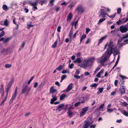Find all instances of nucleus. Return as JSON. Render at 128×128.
<instances>
[{
  "label": "nucleus",
  "mask_w": 128,
  "mask_h": 128,
  "mask_svg": "<svg viewBox=\"0 0 128 128\" xmlns=\"http://www.w3.org/2000/svg\"><path fill=\"white\" fill-rule=\"evenodd\" d=\"M106 48H107V51L103 54L101 58L97 59L101 64H103L112 53H114L116 51L114 44L112 40L107 42L105 44L104 49Z\"/></svg>",
  "instance_id": "nucleus-1"
},
{
  "label": "nucleus",
  "mask_w": 128,
  "mask_h": 128,
  "mask_svg": "<svg viewBox=\"0 0 128 128\" xmlns=\"http://www.w3.org/2000/svg\"><path fill=\"white\" fill-rule=\"evenodd\" d=\"M126 43H128V35L124 36L122 38L119 39L117 42V45L120 47Z\"/></svg>",
  "instance_id": "nucleus-2"
},
{
  "label": "nucleus",
  "mask_w": 128,
  "mask_h": 128,
  "mask_svg": "<svg viewBox=\"0 0 128 128\" xmlns=\"http://www.w3.org/2000/svg\"><path fill=\"white\" fill-rule=\"evenodd\" d=\"M78 66L84 68L86 69L89 66L86 59L84 60L81 64H79Z\"/></svg>",
  "instance_id": "nucleus-3"
},
{
  "label": "nucleus",
  "mask_w": 128,
  "mask_h": 128,
  "mask_svg": "<svg viewBox=\"0 0 128 128\" xmlns=\"http://www.w3.org/2000/svg\"><path fill=\"white\" fill-rule=\"evenodd\" d=\"M88 107H86L84 108H82L80 110V117L82 116L86 113L88 110Z\"/></svg>",
  "instance_id": "nucleus-4"
},
{
  "label": "nucleus",
  "mask_w": 128,
  "mask_h": 128,
  "mask_svg": "<svg viewBox=\"0 0 128 128\" xmlns=\"http://www.w3.org/2000/svg\"><path fill=\"white\" fill-rule=\"evenodd\" d=\"M31 88L26 86L25 87L23 88L22 92V93H26L27 94L28 93L30 92Z\"/></svg>",
  "instance_id": "nucleus-5"
},
{
  "label": "nucleus",
  "mask_w": 128,
  "mask_h": 128,
  "mask_svg": "<svg viewBox=\"0 0 128 128\" xmlns=\"http://www.w3.org/2000/svg\"><path fill=\"white\" fill-rule=\"evenodd\" d=\"M89 66L92 65L94 61L95 58L94 57H91L88 59H86Z\"/></svg>",
  "instance_id": "nucleus-6"
},
{
  "label": "nucleus",
  "mask_w": 128,
  "mask_h": 128,
  "mask_svg": "<svg viewBox=\"0 0 128 128\" xmlns=\"http://www.w3.org/2000/svg\"><path fill=\"white\" fill-rule=\"evenodd\" d=\"M120 30L122 33H125L127 31L128 28L126 26L122 25L120 26Z\"/></svg>",
  "instance_id": "nucleus-7"
},
{
  "label": "nucleus",
  "mask_w": 128,
  "mask_h": 128,
  "mask_svg": "<svg viewBox=\"0 0 128 128\" xmlns=\"http://www.w3.org/2000/svg\"><path fill=\"white\" fill-rule=\"evenodd\" d=\"M93 122L94 121H93L91 122H90L89 121H86L85 123L83 125L82 128H88L89 126L91 124L93 123Z\"/></svg>",
  "instance_id": "nucleus-8"
},
{
  "label": "nucleus",
  "mask_w": 128,
  "mask_h": 128,
  "mask_svg": "<svg viewBox=\"0 0 128 128\" xmlns=\"http://www.w3.org/2000/svg\"><path fill=\"white\" fill-rule=\"evenodd\" d=\"M125 87L124 86H122L119 90V92L121 94H123L125 92Z\"/></svg>",
  "instance_id": "nucleus-9"
},
{
  "label": "nucleus",
  "mask_w": 128,
  "mask_h": 128,
  "mask_svg": "<svg viewBox=\"0 0 128 128\" xmlns=\"http://www.w3.org/2000/svg\"><path fill=\"white\" fill-rule=\"evenodd\" d=\"M84 8L82 6H79L77 8V10L79 12H83L85 10Z\"/></svg>",
  "instance_id": "nucleus-10"
},
{
  "label": "nucleus",
  "mask_w": 128,
  "mask_h": 128,
  "mask_svg": "<svg viewBox=\"0 0 128 128\" xmlns=\"http://www.w3.org/2000/svg\"><path fill=\"white\" fill-rule=\"evenodd\" d=\"M0 93L1 94V96L3 97L4 94V85L2 84L0 86Z\"/></svg>",
  "instance_id": "nucleus-11"
},
{
  "label": "nucleus",
  "mask_w": 128,
  "mask_h": 128,
  "mask_svg": "<svg viewBox=\"0 0 128 128\" xmlns=\"http://www.w3.org/2000/svg\"><path fill=\"white\" fill-rule=\"evenodd\" d=\"M17 92V88H16L14 91V93L13 94L12 97L10 100V101L12 102L16 98V94Z\"/></svg>",
  "instance_id": "nucleus-12"
},
{
  "label": "nucleus",
  "mask_w": 128,
  "mask_h": 128,
  "mask_svg": "<svg viewBox=\"0 0 128 128\" xmlns=\"http://www.w3.org/2000/svg\"><path fill=\"white\" fill-rule=\"evenodd\" d=\"M111 104H109L107 107V112L109 113L112 112L113 111V109L110 108L111 107Z\"/></svg>",
  "instance_id": "nucleus-13"
},
{
  "label": "nucleus",
  "mask_w": 128,
  "mask_h": 128,
  "mask_svg": "<svg viewBox=\"0 0 128 128\" xmlns=\"http://www.w3.org/2000/svg\"><path fill=\"white\" fill-rule=\"evenodd\" d=\"M73 17V15L72 13L70 12L68 14L67 19V21L68 22H70L72 19Z\"/></svg>",
  "instance_id": "nucleus-14"
},
{
  "label": "nucleus",
  "mask_w": 128,
  "mask_h": 128,
  "mask_svg": "<svg viewBox=\"0 0 128 128\" xmlns=\"http://www.w3.org/2000/svg\"><path fill=\"white\" fill-rule=\"evenodd\" d=\"M104 71V70L102 69L100 70V71L96 75V76L97 77L100 78L101 77V75L103 74Z\"/></svg>",
  "instance_id": "nucleus-15"
},
{
  "label": "nucleus",
  "mask_w": 128,
  "mask_h": 128,
  "mask_svg": "<svg viewBox=\"0 0 128 128\" xmlns=\"http://www.w3.org/2000/svg\"><path fill=\"white\" fill-rule=\"evenodd\" d=\"M73 85V84L72 83L70 84L68 86L66 91L68 92L70 91L72 88Z\"/></svg>",
  "instance_id": "nucleus-16"
},
{
  "label": "nucleus",
  "mask_w": 128,
  "mask_h": 128,
  "mask_svg": "<svg viewBox=\"0 0 128 128\" xmlns=\"http://www.w3.org/2000/svg\"><path fill=\"white\" fill-rule=\"evenodd\" d=\"M107 37V35H106L104 37H101L99 40L98 44L99 45L102 42L103 40L105 39Z\"/></svg>",
  "instance_id": "nucleus-17"
},
{
  "label": "nucleus",
  "mask_w": 128,
  "mask_h": 128,
  "mask_svg": "<svg viewBox=\"0 0 128 128\" xmlns=\"http://www.w3.org/2000/svg\"><path fill=\"white\" fill-rule=\"evenodd\" d=\"M67 114H68V116L70 118L72 117L74 115L73 112L70 110H68Z\"/></svg>",
  "instance_id": "nucleus-18"
},
{
  "label": "nucleus",
  "mask_w": 128,
  "mask_h": 128,
  "mask_svg": "<svg viewBox=\"0 0 128 128\" xmlns=\"http://www.w3.org/2000/svg\"><path fill=\"white\" fill-rule=\"evenodd\" d=\"M74 63H77L78 65L79 64H81V59L79 58H77L74 61Z\"/></svg>",
  "instance_id": "nucleus-19"
},
{
  "label": "nucleus",
  "mask_w": 128,
  "mask_h": 128,
  "mask_svg": "<svg viewBox=\"0 0 128 128\" xmlns=\"http://www.w3.org/2000/svg\"><path fill=\"white\" fill-rule=\"evenodd\" d=\"M128 110V109H127ZM121 113L124 116H128V111L127 112L126 110H124L121 111Z\"/></svg>",
  "instance_id": "nucleus-20"
},
{
  "label": "nucleus",
  "mask_w": 128,
  "mask_h": 128,
  "mask_svg": "<svg viewBox=\"0 0 128 128\" xmlns=\"http://www.w3.org/2000/svg\"><path fill=\"white\" fill-rule=\"evenodd\" d=\"M84 97L83 96L80 95L79 96V100L81 102L84 103Z\"/></svg>",
  "instance_id": "nucleus-21"
},
{
  "label": "nucleus",
  "mask_w": 128,
  "mask_h": 128,
  "mask_svg": "<svg viewBox=\"0 0 128 128\" xmlns=\"http://www.w3.org/2000/svg\"><path fill=\"white\" fill-rule=\"evenodd\" d=\"M121 105L124 106L126 107L127 109H128V104L125 102H121Z\"/></svg>",
  "instance_id": "nucleus-22"
},
{
  "label": "nucleus",
  "mask_w": 128,
  "mask_h": 128,
  "mask_svg": "<svg viewBox=\"0 0 128 128\" xmlns=\"http://www.w3.org/2000/svg\"><path fill=\"white\" fill-rule=\"evenodd\" d=\"M64 106V105L63 104H61L58 106V107L56 109V110L59 111H60L61 110H60V108L63 107Z\"/></svg>",
  "instance_id": "nucleus-23"
},
{
  "label": "nucleus",
  "mask_w": 128,
  "mask_h": 128,
  "mask_svg": "<svg viewBox=\"0 0 128 128\" xmlns=\"http://www.w3.org/2000/svg\"><path fill=\"white\" fill-rule=\"evenodd\" d=\"M52 97L53 98L52 99L51 101L50 102V103L51 104H53L54 103V102L57 100V98L55 96L54 97H53L52 96Z\"/></svg>",
  "instance_id": "nucleus-24"
},
{
  "label": "nucleus",
  "mask_w": 128,
  "mask_h": 128,
  "mask_svg": "<svg viewBox=\"0 0 128 128\" xmlns=\"http://www.w3.org/2000/svg\"><path fill=\"white\" fill-rule=\"evenodd\" d=\"M106 20L105 18H104L100 19L99 20L98 22L97 23L98 24H100L102 22H103Z\"/></svg>",
  "instance_id": "nucleus-25"
},
{
  "label": "nucleus",
  "mask_w": 128,
  "mask_h": 128,
  "mask_svg": "<svg viewBox=\"0 0 128 128\" xmlns=\"http://www.w3.org/2000/svg\"><path fill=\"white\" fill-rule=\"evenodd\" d=\"M56 91V90L54 89V87L52 86L50 89V92L52 93H54Z\"/></svg>",
  "instance_id": "nucleus-26"
},
{
  "label": "nucleus",
  "mask_w": 128,
  "mask_h": 128,
  "mask_svg": "<svg viewBox=\"0 0 128 128\" xmlns=\"http://www.w3.org/2000/svg\"><path fill=\"white\" fill-rule=\"evenodd\" d=\"M86 35L85 34H84L82 35L80 39V44L81 43L82 40L83 39L85 38H86Z\"/></svg>",
  "instance_id": "nucleus-27"
},
{
  "label": "nucleus",
  "mask_w": 128,
  "mask_h": 128,
  "mask_svg": "<svg viewBox=\"0 0 128 128\" xmlns=\"http://www.w3.org/2000/svg\"><path fill=\"white\" fill-rule=\"evenodd\" d=\"M104 88H100L98 91L97 92V94L98 95L99 94H100L101 93L103 90Z\"/></svg>",
  "instance_id": "nucleus-28"
},
{
  "label": "nucleus",
  "mask_w": 128,
  "mask_h": 128,
  "mask_svg": "<svg viewBox=\"0 0 128 128\" xmlns=\"http://www.w3.org/2000/svg\"><path fill=\"white\" fill-rule=\"evenodd\" d=\"M63 66L62 65H60L58 67L56 68V70L58 71H60L62 69Z\"/></svg>",
  "instance_id": "nucleus-29"
},
{
  "label": "nucleus",
  "mask_w": 128,
  "mask_h": 128,
  "mask_svg": "<svg viewBox=\"0 0 128 128\" xmlns=\"http://www.w3.org/2000/svg\"><path fill=\"white\" fill-rule=\"evenodd\" d=\"M57 40H56L54 43L52 45V48H54L56 47V46L57 44Z\"/></svg>",
  "instance_id": "nucleus-30"
},
{
  "label": "nucleus",
  "mask_w": 128,
  "mask_h": 128,
  "mask_svg": "<svg viewBox=\"0 0 128 128\" xmlns=\"http://www.w3.org/2000/svg\"><path fill=\"white\" fill-rule=\"evenodd\" d=\"M12 19L13 20V23L14 24L16 25L17 26V28L18 29V24H17L15 22V20H16V18L14 17H12Z\"/></svg>",
  "instance_id": "nucleus-31"
},
{
  "label": "nucleus",
  "mask_w": 128,
  "mask_h": 128,
  "mask_svg": "<svg viewBox=\"0 0 128 128\" xmlns=\"http://www.w3.org/2000/svg\"><path fill=\"white\" fill-rule=\"evenodd\" d=\"M2 7L3 9L4 10H6L8 9L7 6L6 4L3 5Z\"/></svg>",
  "instance_id": "nucleus-32"
},
{
  "label": "nucleus",
  "mask_w": 128,
  "mask_h": 128,
  "mask_svg": "<svg viewBox=\"0 0 128 128\" xmlns=\"http://www.w3.org/2000/svg\"><path fill=\"white\" fill-rule=\"evenodd\" d=\"M55 8L54 9L55 11L56 12H58V11H60V8L59 7L56 6H55Z\"/></svg>",
  "instance_id": "nucleus-33"
},
{
  "label": "nucleus",
  "mask_w": 128,
  "mask_h": 128,
  "mask_svg": "<svg viewBox=\"0 0 128 128\" xmlns=\"http://www.w3.org/2000/svg\"><path fill=\"white\" fill-rule=\"evenodd\" d=\"M46 2V1L44 0H40V1L38 0V3L41 5H42L43 4H44Z\"/></svg>",
  "instance_id": "nucleus-34"
},
{
  "label": "nucleus",
  "mask_w": 128,
  "mask_h": 128,
  "mask_svg": "<svg viewBox=\"0 0 128 128\" xmlns=\"http://www.w3.org/2000/svg\"><path fill=\"white\" fill-rule=\"evenodd\" d=\"M105 9H106V8L103 6H102L100 8V12H104Z\"/></svg>",
  "instance_id": "nucleus-35"
},
{
  "label": "nucleus",
  "mask_w": 128,
  "mask_h": 128,
  "mask_svg": "<svg viewBox=\"0 0 128 128\" xmlns=\"http://www.w3.org/2000/svg\"><path fill=\"white\" fill-rule=\"evenodd\" d=\"M66 96L64 94H62L60 97V100H63L64 99L65 97Z\"/></svg>",
  "instance_id": "nucleus-36"
},
{
  "label": "nucleus",
  "mask_w": 128,
  "mask_h": 128,
  "mask_svg": "<svg viewBox=\"0 0 128 128\" xmlns=\"http://www.w3.org/2000/svg\"><path fill=\"white\" fill-rule=\"evenodd\" d=\"M116 14V13H115L114 14H113L112 15H111L110 16H109L107 14V15L108 16L109 18H114L115 17Z\"/></svg>",
  "instance_id": "nucleus-37"
},
{
  "label": "nucleus",
  "mask_w": 128,
  "mask_h": 128,
  "mask_svg": "<svg viewBox=\"0 0 128 128\" xmlns=\"http://www.w3.org/2000/svg\"><path fill=\"white\" fill-rule=\"evenodd\" d=\"M37 0L36 1L34 2L31 3L30 4H31L33 6H35V5L37 4L38 2V0Z\"/></svg>",
  "instance_id": "nucleus-38"
},
{
  "label": "nucleus",
  "mask_w": 128,
  "mask_h": 128,
  "mask_svg": "<svg viewBox=\"0 0 128 128\" xmlns=\"http://www.w3.org/2000/svg\"><path fill=\"white\" fill-rule=\"evenodd\" d=\"M14 82V80H11L10 82L8 83V86H10L12 84V83Z\"/></svg>",
  "instance_id": "nucleus-39"
},
{
  "label": "nucleus",
  "mask_w": 128,
  "mask_h": 128,
  "mask_svg": "<svg viewBox=\"0 0 128 128\" xmlns=\"http://www.w3.org/2000/svg\"><path fill=\"white\" fill-rule=\"evenodd\" d=\"M44 86V84L42 82H41V84L39 85L38 88H41Z\"/></svg>",
  "instance_id": "nucleus-40"
},
{
  "label": "nucleus",
  "mask_w": 128,
  "mask_h": 128,
  "mask_svg": "<svg viewBox=\"0 0 128 128\" xmlns=\"http://www.w3.org/2000/svg\"><path fill=\"white\" fill-rule=\"evenodd\" d=\"M100 16H102V17H106V14H105L104 12H100Z\"/></svg>",
  "instance_id": "nucleus-41"
},
{
  "label": "nucleus",
  "mask_w": 128,
  "mask_h": 128,
  "mask_svg": "<svg viewBox=\"0 0 128 128\" xmlns=\"http://www.w3.org/2000/svg\"><path fill=\"white\" fill-rule=\"evenodd\" d=\"M5 66L6 68H9L11 67V65L10 64H6L5 65Z\"/></svg>",
  "instance_id": "nucleus-42"
},
{
  "label": "nucleus",
  "mask_w": 128,
  "mask_h": 128,
  "mask_svg": "<svg viewBox=\"0 0 128 128\" xmlns=\"http://www.w3.org/2000/svg\"><path fill=\"white\" fill-rule=\"evenodd\" d=\"M121 8H118L117 10V13L118 14H120L121 11Z\"/></svg>",
  "instance_id": "nucleus-43"
},
{
  "label": "nucleus",
  "mask_w": 128,
  "mask_h": 128,
  "mask_svg": "<svg viewBox=\"0 0 128 128\" xmlns=\"http://www.w3.org/2000/svg\"><path fill=\"white\" fill-rule=\"evenodd\" d=\"M55 0H51L50 2V5L51 6H52L54 5L53 4V2Z\"/></svg>",
  "instance_id": "nucleus-44"
},
{
  "label": "nucleus",
  "mask_w": 128,
  "mask_h": 128,
  "mask_svg": "<svg viewBox=\"0 0 128 128\" xmlns=\"http://www.w3.org/2000/svg\"><path fill=\"white\" fill-rule=\"evenodd\" d=\"M97 84H96L94 83L92 84L91 85H90V86L92 87H94L96 88L97 87Z\"/></svg>",
  "instance_id": "nucleus-45"
},
{
  "label": "nucleus",
  "mask_w": 128,
  "mask_h": 128,
  "mask_svg": "<svg viewBox=\"0 0 128 128\" xmlns=\"http://www.w3.org/2000/svg\"><path fill=\"white\" fill-rule=\"evenodd\" d=\"M74 4L73 3H71V4H70L68 6V8H72V7H73L74 6Z\"/></svg>",
  "instance_id": "nucleus-46"
},
{
  "label": "nucleus",
  "mask_w": 128,
  "mask_h": 128,
  "mask_svg": "<svg viewBox=\"0 0 128 128\" xmlns=\"http://www.w3.org/2000/svg\"><path fill=\"white\" fill-rule=\"evenodd\" d=\"M4 31H2L0 33V38L2 36L4 35Z\"/></svg>",
  "instance_id": "nucleus-47"
},
{
  "label": "nucleus",
  "mask_w": 128,
  "mask_h": 128,
  "mask_svg": "<svg viewBox=\"0 0 128 128\" xmlns=\"http://www.w3.org/2000/svg\"><path fill=\"white\" fill-rule=\"evenodd\" d=\"M73 33V31L72 30H71L70 32L69 33V34L68 35V36L70 38L71 37L72 35V34Z\"/></svg>",
  "instance_id": "nucleus-48"
},
{
  "label": "nucleus",
  "mask_w": 128,
  "mask_h": 128,
  "mask_svg": "<svg viewBox=\"0 0 128 128\" xmlns=\"http://www.w3.org/2000/svg\"><path fill=\"white\" fill-rule=\"evenodd\" d=\"M7 98V97H6V96L4 100H3V101L1 103L0 105L1 106L5 102Z\"/></svg>",
  "instance_id": "nucleus-49"
},
{
  "label": "nucleus",
  "mask_w": 128,
  "mask_h": 128,
  "mask_svg": "<svg viewBox=\"0 0 128 128\" xmlns=\"http://www.w3.org/2000/svg\"><path fill=\"white\" fill-rule=\"evenodd\" d=\"M34 25H32L31 24H27L28 28H29L31 27H32L34 26Z\"/></svg>",
  "instance_id": "nucleus-50"
},
{
  "label": "nucleus",
  "mask_w": 128,
  "mask_h": 128,
  "mask_svg": "<svg viewBox=\"0 0 128 128\" xmlns=\"http://www.w3.org/2000/svg\"><path fill=\"white\" fill-rule=\"evenodd\" d=\"M8 24V20H5L4 22V25L7 26Z\"/></svg>",
  "instance_id": "nucleus-51"
},
{
  "label": "nucleus",
  "mask_w": 128,
  "mask_h": 128,
  "mask_svg": "<svg viewBox=\"0 0 128 128\" xmlns=\"http://www.w3.org/2000/svg\"><path fill=\"white\" fill-rule=\"evenodd\" d=\"M80 103H81V102H76L74 104L75 106L76 107H77V106H79L80 105Z\"/></svg>",
  "instance_id": "nucleus-52"
},
{
  "label": "nucleus",
  "mask_w": 128,
  "mask_h": 128,
  "mask_svg": "<svg viewBox=\"0 0 128 128\" xmlns=\"http://www.w3.org/2000/svg\"><path fill=\"white\" fill-rule=\"evenodd\" d=\"M66 75H62L61 76V78L64 80L66 78Z\"/></svg>",
  "instance_id": "nucleus-53"
},
{
  "label": "nucleus",
  "mask_w": 128,
  "mask_h": 128,
  "mask_svg": "<svg viewBox=\"0 0 128 128\" xmlns=\"http://www.w3.org/2000/svg\"><path fill=\"white\" fill-rule=\"evenodd\" d=\"M6 51V50L4 48H1L0 49V51L1 53H4Z\"/></svg>",
  "instance_id": "nucleus-54"
},
{
  "label": "nucleus",
  "mask_w": 128,
  "mask_h": 128,
  "mask_svg": "<svg viewBox=\"0 0 128 128\" xmlns=\"http://www.w3.org/2000/svg\"><path fill=\"white\" fill-rule=\"evenodd\" d=\"M96 124H91L90 126V128H95Z\"/></svg>",
  "instance_id": "nucleus-55"
},
{
  "label": "nucleus",
  "mask_w": 128,
  "mask_h": 128,
  "mask_svg": "<svg viewBox=\"0 0 128 128\" xmlns=\"http://www.w3.org/2000/svg\"><path fill=\"white\" fill-rule=\"evenodd\" d=\"M100 69V68L99 67H97L94 72V73L95 74H96V73H97L99 71Z\"/></svg>",
  "instance_id": "nucleus-56"
},
{
  "label": "nucleus",
  "mask_w": 128,
  "mask_h": 128,
  "mask_svg": "<svg viewBox=\"0 0 128 128\" xmlns=\"http://www.w3.org/2000/svg\"><path fill=\"white\" fill-rule=\"evenodd\" d=\"M34 78V76H33L28 81V84H30L31 81L33 80Z\"/></svg>",
  "instance_id": "nucleus-57"
},
{
  "label": "nucleus",
  "mask_w": 128,
  "mask_h": 128,
  "mask_svg": "<svg viewBox=\"0 0 128 128\" xmlns=\"http://www.w3.org/2000/svg\"><path fill=\"white\" fill-rule=\"evenodd\" d=\"M120 76L122 79H128V78H126V76H123L120 75Z\"/></svg>",
  "instance_id": "nucleus-58"
},
{
  "label": "nucleus",
  "mask_w": 128,
  "mask_h": 128,
  "mask_svg": "<svg viewBox=\"0 0 128 128\" xmlns=\"http://www.w3.org/2000/svg\"><path fill=\"white\" fill-rule=\"evenodd\" d=\"M91 40L89 38L88 39L87 41L86 42V44H87L90 43V42Z\"/></svg>",
  "instance_id": "nucleus-59"
},
{
  "label": "nucleus",
  "mask_w": 128,
  "mask_h": 128,
  "mask_svg": "<svg viewBox=\"0 0 128 128\" xmlns=\"http://www.w3.org/2000/svg\"><path fill=\"white\" fill-rule=\"evenodd\" d=\"M38 82H35L34 83V88H36L38 86Z\"/></svg>",
  "instance_id": "nucleus-60"
},
{
  "label": "nucleus",
  "mask_w": 128,
  "mask_h": 128,
  "mask_svg": "<svg viewBox=\"0 0 128 128\" xmlns=\"http://www.w3.org/2000/svg\"><path fill=\"white\" fill-rule=\"evenodd\" d=\"M86 34H88L90 30V29L89 28H86Z\"/></svg>",
  "instance_id": "nucleus-61"
},
{
  "label": "nucleus",
  "mask_w": 128,
  "mask_h": 128,
  "mask_svg": "<svg viewBox=\"0 0 128 128\" xmlns=\"http://www.w3.org/2000/svg\"><path fill=\"white\" fill-rule=\"evenodd\" d=\"M118 82V81L117 80H115L114 82V84L115 86H117V84Z\"/></svg>",
  "instance_id": "nucleus-62"
},
{
  "label": "nucleus",
  "mask_w": 128,
  "mask_h": 128,
  "mask_svg": "<svg viewBox=\"0 0 128 128\" xmlns=\"http://www.w3.org/2000/svg\"><path fill=\"white\" fill-rule=\"evenodd\" d=\"M61 27H60V26H58V28H57V31H58V32H60V29H61Z\"/></svg>",
  "instance_id": "nucleus-63"
},
{
  "label": "nucleus",
  "mask_w": 128,
  "mask_h": 128,
  "mask_svg": "<svg viewBox=\"0 0 128 128\" xmlns=\"http://www.w3.org/2000/svg\"><path fill=\"white\" fill-rule=\"evenodd\" d=\"M68 3L66 2H64L62 3H61L60 4L61 5H66L68 4Z\"/></svg>",
  "instance_id": "nucleus-64"
}]
</instances>
